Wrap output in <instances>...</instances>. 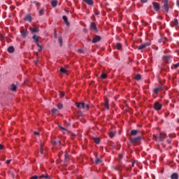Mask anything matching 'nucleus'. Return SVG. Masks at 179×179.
<instances>
[{"label": "nucleus", "mask_w": 179, "mask_h": 179, "mask_svg": "<svg viewBox=\"0 0 179 179\" xmlns=\"http://www.w3.org/2000/svg\"><path fill=\"white\" fill-rule=\"evenodd\" d=\"M163 2L164 4L162 6V8L163 9L164 12H165V13H169V0H164Z\"/></svg>", "instance_id": "f257e3e1"}, {"label": "nucleus", "mask_w": 179, "mask_h": 179, "mask_svg": "<svg viewBox=\"0 0 179 179\" xmlns=\"http://www.w3.org/2000/svg\"><path fill=\"white\" fill-rule=\"evenodd\" d=\"M164 138H166V134H160L158 137L155 136V141L157 142H163L164 141Z\"/></svg>", "instance_id": "f03ea898"}, {"label": "nucleus", "mask_w": 179, "mask_h": 179, "mask_svg": "<svg viewBox=\"0 0 179 179\" xmlns=\"http://www.w3.org/2000/svg\"><path fill=\"white\" fill-rule=\"evenodd\" d=\"M153 8L155 9V12H160V4L157 2H153Z\"/></svg>", "instance_id": "7ed1b4c3"}, {"label": "nucleus", "mask_w": 179, "mask_h": 179, "mask_svg": "<svg viewBox=\"0 0 179 179\" xmlns=\"http://www.w3.org/2000/svg\"><path fill=\"white\" fill-rule=\"evenodd\" d=\"M141 139H142V138L141 137V136H138L135 138H131L130 139V142H131V143H138V142H139L141 141Z\"/></svg>", "instance_id": "20e7f679"}, {"label": "nucleus", "mask_w": 179, "mask_h": 179, "mask_svg": "<svg viewBox=\"0 0 179 179\" xmlns=\"http://www.w3.org/2000/svg\"><path fill=\"white\" fill-rule=\"evenodd\" d=\"M162 106H163V105H162V103H160L159 102H155L154 103V108H155V110H156V111H159V110H162Z\"/></svg>", "instance_id": "39448f33"}, {"label": "nucleus", "mask_w": 179, "mask_h": 179, "mask_svg": "<svg viewBox=\"0 0 179 179\" xmlns=\"http://www.w3.org/2000/svg\"><path fill=\"white\" fill-rule=\"evenodd\" d=\"M150 45V43H143L141 45L138 46L137 48L138 50H143L144 48H146L147 47H149Z\"/></svg>", "instance_id": "423d86ee"}, {"label": "nucleus", "mask_w": 179, "mask_h": 179, "mask_svg": "<svg viewBox=\"0 0 179 179\" xmlns=\"http://www.w3.org/2000/svg\"><path fill=\"white\" fill-rule=\"evenodd\" d=\"M20 33L23 38H26V37H27V34H29V31H27V29H24L21 30Z\"/></svg>", "instance_id": "0eeeda50"}, {"label": "nucleus", "mask_w": 179, "mask_h": 179, "mask_svg": "<svg viewBox=\"0 0 179 179\" xmlns=\"http://www.w3.org/2000/svg\"><path fill=\"white\" fill-rule=\"evenodd\" d=\"M76 106L78 108H83L85 110V108H86V106L85 105V103L83 102H80V103H76Z\"/></svg>", "instance_id": "6e6552de"}, {"label": "nucleus", "mask_w": 179, "mask_h": 179, "mask_svg": "<svg viewBox=\"0 0 179 179\" xmlns=\"http://www.w3.org/2000/svg\"><path fill=\"white\" fill-rule=\"evenodd\" d=\"M160 90H163V85H159L157 87L153 90V92L155 94H157V93L160 92Z\"/></svg>", "instance_id": "1a4fd4ad"}, {"label": "nucleus", "mask_w": 179, "mask_h": 179, "mask_svg": "<svg viewBox=\"0 0 179 179\" xmlns=\"http://www.w3.org/2000/svg\"><path fill=\"white\" fill-rule=\"evenodd\" d=\"M32 38H33L34 43L36 44V45H40L38 43L40 36H37V35L35 34V35L33 36Z\"/></svg>", "instance_id": "9d476101"}, {"label": "nucleus", "mask_w": 179, "mask_h": 179, "mask_svg": "<svg viewBox=\"0 0 179 179\" xmlns=\"http://www.w3.org/2000/svg\"><path fill=\"white\" fill-rule=\"evenodd\" d=\"M101 40V37L100 36H95L92 40V43L95 44L96 43H99Z\"/></svg>", "instance_id": "9b49d317"}, {"label": "nucleus", "mask_w": 179, "mask_h": 179, "mask_svg": "<svg viewBox=\"0 0 179 179\" xmlns=\"http://www.w3.org/2000/svg\"><path fill=\"white\" fill-rule=\"evenodd\" d=\"M8 89L9 90H11V92H16L17 87H16L15 84H12L11 85H10Z\"/></svg>", "instance_id": "f8f14e48"}, {"label": "nucleus", "mask_w": 179, "mask_h": 179, "mask_svg": "<svg viewBox=\"0 0 179 179\" xmlns=\"http://www.w3.org/2000/svg\"><path fill=\"white\" fill-rule=\"evenodd\" d=\"M24 19L26 22H31V15L30 14H27Z\"/></svg>", "instance_id": "ddd939ff"}, {"label": "nucleus", "mask_w": 179, "mask_h": 179, "mask_svg": "<svg viewBox=\"0 0 179 179\" xmlns=\"http://www.w3.org/2000/svg\"><path fill=\"white\" fill-rule=\"evenodd\" d=\"M90 29L94 30V31H97V27L96 26V24L94 22H92L90 24Z\"/></svg>", "instance_id": "4468645a"}, {"label": "nucleus", "mask_w": 179, "mask_h": 179, "mask_svg": "<svg viewBox=\"0 0 179 179\" xmlns=\"http://www.w3.org/2000/svg\"><path fill=\"white\" fill-rule=\"evenodd\" d=\"M30 30L32 34H36V33H38V27L30 28Z\"/></svg>", "instance_id": "2eb2a0df"}, {"label": "nucleus", "mask_w": 179, "mask_h": 179, "mask_svg": "<svg viewBox=\"0 0 179 179\" xmlns=\"http://www.w3.org/2000/svg\"><path fill=\"white\" fill-rule=\"evenodd\" d=\"M115 48H116V50H121V48H122V45L120 43H116L115 44Z\"/></svg>", "instance_id": "dca6fc26"}, {"label": "nucleus", "mask_w": 179, "mask_h": 179, "mask_svg": "<svg viewBox=\"0 0 179 179\" xmlns=\"http://www.w3.org/2000/svg\"><path fill=\"white\" fill-rule=\"evenodd\" d=\"M166 41H167L166 37L161 38L160 39L158 40V43H162L163 44H164L166 43Z\"/></svg>", "instance_id": "f3484780"}, {"label": "nucleus", "mask_w": 179, "mask_h": 179, "mask_svg": "<svg viewBox=\"0 0 179 179\" xmlns=\"http://www.w3.org/2000/svg\"><path fill=\"white\" fill-rule=\"evenodd\" d=\"M130 134L132 136H136V135H138V134H139V130H131Z\"/></svg>", "instance_id": "a211bd4d"}, {"label": "nucleus", "mask_w": 179, "mask_h": 179, "mask_svg": "<svg viewBox=\"0 0 179 179\" xmlns=\"http://www.w3.org/2000/svg\"><path fill=\"white\" fill-rule=\"evenodd\" d=\"M8 52H9L10 54H12V52H15V48L13 46H10L8 48L7 50Z\"/></svg>", "instance_id": "6ab92c4d"}, {"label": "nucleus", "mask_w": 179, "mask_h": 179, "mask_svg": "<svg viewBox=\"0 0 179 179\" xmlns=\"http://www.w3.org/2000/svg\"><path fill=\"white\" fill-rule=\"evenodd\" d=\"M171 179H178V173H173L171 175Z\"/></svg>", "instance_id": "aec40b11"}, {"label": "nucleus", "mask_w": 179, "mask_h": 179, "mask_svg": "<svg viewBox=\"0 0 179 179\" xmlns=\"http://www.w3.org/2000/svg\"><path fill=\"white\" fill-rule=\"evenodd\" d=\"M51 5H52V8H55V6H57V5H58V1L52 0L51 1Z\"/></svg>", "instance_id": "412c9836"}, {"label": "nucleus", "mask_w": 179, "mask_h": 179, "mask_svg": "<svg viewBox=\"0 0 179 179\" xmlns=\"http://www.w3.org/2000/svg\"><path fill=\"white\" fill-rule=\"evenodd\" d=\"M62 19H63V20L64 21V22L66 23V24L67 26H69V22H68V17H66V15H64V16L62 17Z\"/></svg>", "instance_id": "4be33fe9"}, {"label": "nucleus", "mask_w": 179, "mask_h": 179, "mask_svg": "<svg viewBox=\"0 0 179 179\" xmlns=\"http://www.w3.org/2000/svg\"><path fill=\"white\" fill-rule=\"evenodd\" d=\"M172 26H178V20L177 18H175L173 21L171 22Z\"/></svg>", "instance_id": "5701e85b"}, {"label": "nucleus", "mask_w": 179, "mask_h": 179, "mask_svg": "<svg viewBox=\"0 0 179 179\" xmlns=\"http://www.w3.org/2000/svg\"><path fill=\"white\" fill-rule=\"evenodd\" d=\"M104 107L106 108V110L110 108V106H108V99H105Z\"/></svg>", "instance_id": "b1692460"}, {"label": "nucleus", "mask_w": 179, "mask_h": 179, "mask_svg": "<svg viewBox=\"0 0 179 179\" xmlns=\"http://www.w3.org/2000/svg\"><path fill=\"white\" fill-rule=\"evenodd\" d=\"M83 2H85V3H87V5H93L94 2L93 0H83Z\"/></svg>", "instance_id": "393cba45"}, {"label": "nucleus", "mask_w": 179, "mask_h": 179, "mask_svg": "<svg viewBox=\"0 0 179 179\" xmlns=\"http://www.w3.org/2000/svg\"><path fill=\"white\" fill-rule=\"evenodd\" d=\"M102 162L103 161H101V159H100L99 157H97V155H96L95 164H101Z\"/></svg>", "instance_id": "a878e982"}, {"label": "nucleus", "mask_w": 179, "mask_h": 179, "mask_svg": "<svg viewBox=\"0 0 179 179\" xmlns=\"http://www.w3.org/2000/svg\"><path fill=\"white\" fill-rule=\"evenodd\" d=\"M58 41H59V46L62 47V36H59L58 37Z\"/></svg>", "instance_id": "bb28decb"}, {"label": "nucleus", "mask_w": 179, "mask_h": 179, "mask_svg": "<svg viewBox=\"0 0 179 179\" xmlns=\"http://www.w3.org/2000/svg\"><path fill=\"white\" fill-rule=\"evenodd\" d=\"M59 72H60V73H65L66 72V69H65L64 67H61L59 69Z\"/></svg>", "instance_id": "cd10ccee"}, {"label": "nucleus", "mask_w": 179, "mask_h": 179, "mask_svg": "<svg viewBox=\"0 0 179 179\" xmlns=\"http://www.w3.org/2000/svg\"><path fill=\"white\" fill-rule=\"evenodd\" d=\"M94 141L95 143H96V145H99V143H100V138H95L94 139Z\"/></svg>", "instance_id": "c85d7f7f"}, {"label": "nucleus", "mask_w": 179, "mask_h": 179, "mask_svg": "<svg viewBox=\"0 0 179 179\" xmlns=\"http://www.w3.org/2000/svg\"><path fill=\"white\" fill-rule=\"evenodd\" d=\"M109 136H110V138H114V136H115V132H114V131H110V132L109 133Z\"/></svg>", "instance_id": "c756f323"}, {"label": "nucleus", "mask_w": 179, "mask_h": 179, "mask_svg": "<svg viewBox=\"0 0 179 179\" xmlns=\"http://www.w3.org/2000/svg\"><path fill=\"white\" fill-rule=\"evenodd\" d=\"M100 78H101V79H106V78H107V74L102 73V74H101Z\"/></svg>", "instance_id": "7c9ffc66"}, {"label": "nucleus", "mask_w": 179, "mask_h": 179, "mask_svg": "<svg viewBox=\"0 0 179 179\" xmlns=\"http://www.w3.org/2000/svg\"><path fill=\"white\" fill-rule=\"evenodd\" d=\"M141 74H137V75L135 76L136 80H141Z\"/></svg>", "instance_id": "2f4dec72"}, {"label": "nucleus", "mask_w": 179, "mask_h": 179, "mask_svg": "<svg viewBox=\"0 0 179 179\" xmlns=\"http://www.w3.org/2000/svg\"><path fill=\"white\" fill-rule=\"evenodd\" d=\"M39 15L40 16H43V15H44V8L39 10Z\"/></svg>", "instance_id": "473e14b6"}, {"label": "nucleus", "mask_w": 179, "mask_h": 179, "mask_svg": "<svg viewBox=\"0 0 179 179\" xmlns=\"http://www.w3.org/2000/svg\"><path fill=\"white\" fill-rule=\"evenodd\" d=\"M52 114H58V109L53 108L52 109Z\"/></svg>", "instance_id": "72a5a7b5"}, {"label": "nucleus", "mask_w": 179, "mask_h": 179, "mask_svg": "<svg viewBox=\"0 0 179 179\" xmlns=\"http://www.w3.org/2000/svg\"><path fill=\"white\" fill-rule=\"evenodd\" d=\"M164 59L166 61V62H169V60L170 59V56H164Z\"/></svg>", "instance_id": "f704fd0d"}, {"label": "nucleus", "mask_w": 179, "mask_h": 179, "mask_svg": "<svg viewBox=\"0 0 179 179\" xmlns=\"http://www.w3.org/2000/svg\"><path fill=\"white\" fill-rule=\"evenodd\" d=\"M43 143L41 144V150H40V152L41 153V155H43L44 153V149L43 148Z\"/></svg>", "instance_id": "c9c22d12"}, {"label": "nucleus", "mask_w": 179, "mask_h": 179, "mask_svg": "<svg viewBox=\"0 0 179 179\" xmlns=\"http://www.w3.org/2000/svg\"><path fill=\"white\" fill-rule=\"evenodd\" d=\"M64 157H65V162H68V159H69V155L66 153L64 155Z\"/></svg>", "instance_id": "e433bc0d"}, {"label": "nucleus", "mask_w": 179, "mask_h": 179, "mask_svg": "<svg viewBox=\"0 0 179 179\" xmlns=\"http://www.w3.org/2000/svg\"><path fill=\"white\" fill-rule=\"evenodd\" d=\"M57 107L59 110H62V107H63L62 103H58Z\"/></svg>", "instance_id": "4c0bfd02"}, {"label": "nucleus", "mask_w": 179, "mask_h": 179, "mask_svg": "<svg viewBox=\"0 0 179 179\" xmlns=\"http://www.w3.org/2000/svg\"><path fill=\"white\" fill-rule=\"evenodd\" d=\"M61 131H68V129L62 127V126H59Z\"/></svg>", "instance_id": "58836bf2"}, {"label": "nucleus", "mask_w": 179, "mask_h": 179, "mask_svg": "<svg viewBox=\"0 0 179 179\" xmlns=\"http://www.w3.org/2000/svg\"><path fill=\"white\" fill-rule=\"evenodd\" d=\"M37 47H38V48H39V49L38 50V52L43 51V47H42L41 45H37Z\"/></svg>", "instance_id": "ea45409f"}, {"label": "nucleus", "mask_w": 179, "mask_h": 179, "mask_svg": "<svg viewBox=\"0 0 179 179\" xmlns=\"http://www.w3.org/2000/svg\"><path fill=\"white\" fill-rule=\"evenodd\" d=\"M48 177V175H41L40 176V178H47Z\"/></svg>", "instance_id": "a19ab883"}, {"label": "nucleus", "mask_w": 179, "mask_h": 179, "mask_svg": "<svg viewBox=\"0 0 179 179\" xmlns=\"http://www.w3.org/2000/svg\"><path fill=\"white\" fill-rule=\"evenodd\" d=\"M60 93V97L62 99L63 97H65V93L64 92H59Z\"/></svg>", "instance_id": "79ce46f5"}, {"label": "nucleus", "mask_w": 179, "mask_h": 179, "mask_svg": "<svg viewBox=\"0 0 179 179\" xmlns=\"http://www.w3.org/2000/svg\"><path fill=\"white\" fill-rule=\"evenodd\" d=\"M78 52H80V54H83V52H84L83 49H79L78 50Z\"/></svg>", "instance_id": "37998d69"}, {"label": "nucleus", "mask_w": 179, "mask_h": 179, "mask_svg": "<svg viewBox=\"0 0 179 179\" xmlns=\"http://www.w3.org/2000/svg\"><path fill=\"white\" fill-rule=\"evenodd\" d=\"M52 145H58V143L55 141H52Z\"/></svg>", "instance_id": "c03bdc74"}, {"label": "nucleus", "mask_w": 179, "mask_h": 179, "mask_svg": "<svg viewBox=\"0 0 179 179\" xmlns=\"http://www.w3.org/2000/svg\"><path fill=\"white\" fill-rule=\"evenodd\" d=\"M37 178H38V176H37L36 175L31 177V179H37Z\"/></svg>", "instance_id": "a18cd8bd"}, {"label": "nucleus", "mask_w": 179, "mask_h": 179, "mask_svg": "<svg viewBox=\"0 0 179 179\" xmlns=\"http://www.w3.org/2000/svg\"><path fill=\"white\" fill-rule=\"evenodd\" d=\"M34 3L36 5V6H38V5H40V3L38 1H34Z\"/></svg>", "instance_id": "49530a36"}, {"label": "nucleus", "mask_w": 179, "mask_h": 179, "mask_svg": "<svg viewBox=\"0 0 179 179\" xmlns=\"http://www.w3.org/2000/svg\"><path fill=\"white\" fill-rule=\"evenodd\" d=\"M85 108H87V110H89V108H90V106H89V104H85Z\"/></svg>", "instance_id": "de8ad7c7"}, {"label": "nucleus", "mask_w": 179, "mask_h": 179, "mask_svg": "<svg viewBox=\"0 0 179 179\" xmlns=\"http://www.w3.org/2000/svg\"><path fill=\"white\" fill-rule=\"evenodd\" d=\"M34 135H40L38 131H34Z\"/></svg>", "instance_id": "09e8293b"}, {"label": "nucleus", "mask_w": 179, "mask_h": 179, "mask_svg": "<svg viewBox=\"0 0 179 179\" xmlns=\"http://www.w3.org/2000/svg\"><path fill=\"white\" fill-rule=\"evenodd\" d=\"M141 2H143V3H146V2H148V0H141Z\"/></svg>", "instance_id": "8fccbe9b"}, {"label": "nucleus", "mask_w": 179, "mask_h": 179, "mask_svg": "<svg viewBox=\"0 0 179 179\" xmlns=\"http://www.w3.org/2000/svg\"><path fill=\"white\" fill-rule=\"evenodd\" d=\"M12 160L11 159H8V160H7L6 161V164H9L10 163V162H11Z\"/></svg>", "instance_id": "3c124183"}, {"label": "nucleus", "mask_w": 179, "mask_h": 179, "mask_svg": "<svg viewBox=\"0 0 179 179\" xmlns=\"http://www.w3.org/2000/svg\"><path fill=\"white\" fill-rule=\"evenodd\" d=\"M3 149V145H0V150H2Z\"/></svg>", "instance_id": "603ef678"}, {"label": "nucleus", "mask_w": 179, "mask_h": 179, "mask_svg": "<svg viewBox=\"0 0 179 179\" xmlns=\"http://www.w3.org/2000/svg\"><path fill=\"white\" fill-rule=\"evenodd\" d=\"M83 31H84V33H87V29H84Z\"/></svg>", "instance_id": "864d4df0"}, {"label": "nucleus", "mask_w": 179, "mask_h": 179, "mask_svg": "<svg viewBox=\"0 0 179 179\" xmlns=\"http://www.w3.org/2000/svg\"><path fill=\"white\" fill-rule=\"evenodd\" d=\"M177 6L179 7V0L176 1Z\"/></svg>", "instance_id": "5fc2aeb1"}, {"label": "nucleus", "mask_w": 179, "mask_h": 179, "mask_svg": "<svg viewBox=\"0 0 179 179\" xmlns=\"http://www.w3.org/2000/svg\"><path fill=\"white\" fill-rule=\"evenodd\" d=\"M119 157H120V159H122V155L119 154Z\"/></svg>", "instance_id": "6e6d98bb"}, {"label": "nucleus", "mask_w": 179, "mask_h": 179, "mask_svg": "<svg viewBox=\"0 0 179 179\" xmlns=\"http://www.w3.org/2000/svg\"><path fill=\"white\" fill-rule=\"evenodd\" d=\"M167 143H171V140H167Z\"/></svg>", "instance_id": "4d7b16f0"}, {"label": "nucleus", "mask_w": 179, "mask_h": 179, "mask_svg": "<svg viewBox=\"0 0 179 179\" xmlns=\"http://www.w3.org/2000/svg\"><path fill=\"white\" fill-rule=\"evenodd\" d=\"M135 166V162L132 163L131 167H134Z\"/></svg>", "instance_id": "13d9d810"}, {"label": "nucleus", "mask_w": 179, "mask_h": 179, "mask_svg": "<svg viewBox=\"0 0 179 179\" xmlns=\"http://www.w3.org/2000/svg\"><path fill=\"white\" fill-rule=\"evenodd\" d=\"M55 38H57V32H55Z\"/></svg>", "instance_id": "bf43d9fd"}, {"label": "nucleus", "mask_w": 179, "mask_h": 179, "mask_svg": "<svg viewBox=\"0 0 179 179\" xmlns=\"http://www.w3.org/2000/svg\"><path fill=\"white\" fill-rule=\"evenodd\" d=\"M57 143H59V145H61V140L57 141Z\"/></svg>", "instance_id": "052dcab7"}, {"label": "nucleus", "mask_w": 179, "mask_h": 179, "mask_svg": "<svg viewBox=\"0 0 179 179\" xmlns=\"http://www.w3.org/2000/svg\"><path fill=\"white\" fill-rule=\"evenodd\" d=\"M1 38H4L3 35H1Z\"/></svg>", "instance_id": "680f3d73"}, {"label": "nucleus", "mask_w": 179, "mask_h": 179, "mask_svg": "<svg viewBox=\"0 0 179 179\" xmlns=\"http://www.w3.org/2000/svg\"><path fill=\"white\" fill-rule=\"evenodd\" d=\"M36 55H38V52H36Z\"/></svg>", "instance_id": "e2e57ef3"}, {"label": "nucleus", "mask_w": 179, "mask_h": 179, "mask_svg": "<svg viewBox=\"0 0 179 179\" xmlns=\"http://www.w3.org/2000/svg\"><path fill=\"white\" fill-rule=\"evenodd\" d=\"M116 169V170H118V168H115Z\"/></svg>", "instance_id": "0e129e2a"}, {"label": "nucleus", "mask_w": 179, "mask_h": 179, "mask_svg": "<svg viewBox=\"0 0 179 179\" xmlns=\"http://www.w3.org/2000/svg\"><path fill=\"white\" fill-rule=\"evenodd\" d=\"M89 40V41H90V39H88Z\"/></svg>", "instance_id": "69168bd1"}, {"label": "nucleus", "mask_w": 179, "mask_h": 179, "mask_svg": "<svg viewBox=\"0 0 179 179\" xmlns=\"http://www.w3.org/2000/svg\"><path fill=\"white\" fill-rule=\"evenodd\" d=\"M25 85H26V81L24 82Z\"/></svg>", "instance_id": "338daca9"}, {"label": "nucleus", "mask_w": 179, "mask_h": 179, "mask_svg": "<svg viewBox=\"0 0 179 179\" xmlns=\"http://www.w3.org/2000/svg\"><path fill=\"white\" fill-rule=\"evenodd\" d=\"M96 15H99V13H96Z\"/></svg>", "instance_id": "774afa93"}]
</instances>
